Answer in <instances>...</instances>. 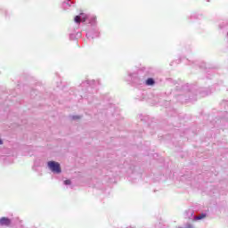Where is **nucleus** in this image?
<instances>
[{
  "instance_id": "f257e3e1",
  "label": "nucleus",
  "mask_w": 228,
  "mask_h": 228,
  "mask_svg": "<svg viewBox=\"0 0 228 228\" xmlns=\"http://www.w3.org/2000/svg\"><path fill=\"white\" fill-rule=\"evenodd\" d=\"M47 165L53 174H61V167H60V163L56 161H49Z\"/></svg>"
},
{
  "instance_id": "f03ea898",
  "label": "nucleus",
  "mask_w": 228,
  "mask_h": 228,
  "mask_svg": "<svg viewBox=\"0 0 228 228\" xmlns=\"http://www.w3.org/2000/svg\"><path fill=\"white\" fill-rule=\"evenodd\" d=\"M74 20L77 24H81V22L86 20V17L85 16V13H80V15L75 17Z\"/></svg>"
},
{
  "instance_id": "7ed1b4c3",
  "label": "nucleus",
  "mask_w": 228,
  "mask_h": 228,
  "mask_svg": "<svg viewBox=\"0 0 228 228\" xmlns=\"http://www.w3.org/2000/svg\"><path fill=\"white\" fill-rule=\"evenodd\" d=\"M10 224H12V222L10 221V219L8 217H2L0 219V225H10Z\"/></svg>"
},
{
  "instance_id": "20e7f679",
  "label": "nucleus",
  "mask_w": 228,
  "mask_h": 228,
  "mask_svg": "<svg viewBox=\"0 0 228 228\" xmlns=\"http://www.w3.org/2000/svg\"><path fill=\"white\" fill-rule=\"evenodd\" d=\"M156 82L154 81V79L153 78H148L147 80H146V85L148 86H152V85H154Z\"/></svg>"
},
{
  "instance_id": "39448f33",
  "label": "nucleus",
  "mask_w": 228,
  "mask_h": 228,
  "mask_svg": "<svg viewBox=\"0 0 228 228\" xmlns=\"http://www.w3.org/2000/svg\"><path fill=\"white\" fill-rule=\"evenodd\" d=\"M206 216H207L206 214H201L198 216H195L194 220H202V219L206 218Z\"/></svg>"
},
{
  "instance_id": "423d86ee",
  "label": "nucleus",
  "mask_w": 228,
  "mask_h": 228,
  "mask_svg": "<svg viewBox=\"0 0 228 228\" xmlns=\"http://www.w3.org/2000/svg\"><path fill=\"white\" fill-rule=\"evenodd\" d=\"M64 184H66V185L71 184L70 180H66V181H64Z\"/></svg>"
},
{
  "instance_id": "0eeeda50",
  "label": "nucleus",
  "mask_w": 228,
  "mask_h": 228,
  "mask_svg": "<svg viewBox=\"0 0 228 228\" xmlns=\"http://www.w3.org/2000/svg\"><path fill=\"white\" fill-rule=\"evenodd\" d=\"M0 145H3V141L0 139Z\"/></svg>"
}]
</instances>
